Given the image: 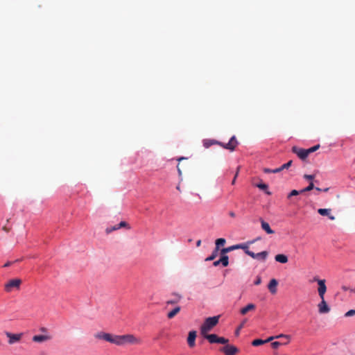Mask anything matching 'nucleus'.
Instances as JSON below:
<instances>
[{"label": "nucleus", "instance_id": "8", "mask_svg": "<svg viewBox=\"0 0 355 355\" xmlns=\"http://www.w3.org/2000/svg\"><path fill=\"white\" fill-rule=\"evenodd\" d=\"M220 351L225 355H235L239 352V348L233 345L227 344L220 349Z\"/></svg>", "mask_w": 355, "mask_h": 355}, {"label": "nucleus", "instance_id": "15", "mask_svg": "<svg viewBox=\"0 0 355 355\" xmlns=\"http://www.w3.org/2000/svg\"><path fill=\"white\" fill-rule=\"evenodd\" d=\"M239 249H241L243 250V245H241V243L223 248H221L220 250L225 254H227V253H229L230 252H232L236 250H239Z\"/></svg>", "mask_w": 355, "mask_h": 355}, {"label": "nucleus", "instance_id": "41", "mask_svg": "<svg viewBox=\"0 0 355 355\" xmlns=\"http://www.w3.org/2000/svg\"><path fill=\"white\" fill-rule=\"evenodd\" d=\"M276 338H275V336H269L268 338H267L266 339H264V341H265V344L266 343H268L269 342H272L274 341V340H275Z\"/></svg>", "mask_w": 355, "mask_h": 355}, {"label": "nucleus", "instance_id": "57", "mask_svg": "<svg viewBox=\"0 0 355 355\" xmlns=\"http://www.w3.org/2000/svg\"><path fill=\"white\" fill-rule=\"evenodd\" d=\"M176 189H177L178 190H180V186H179V185H178V186L176 187Z\"/></svg>", "mask_w": 355, "mask_h": 355}, {"label": "nucleus", "instance_id": "49", "mask_svg": "<svg viewBox=\"0 0 355 355\" xmlns=\"http://www.w3.org/2000/svg\"><path fill=\"white\" fill-rule=\"evenodd\" d=\"M40 331H42V332H44V333H46L48 331L46 327H41L40 329Z\"/></svg>", "mask_w": 355, "mask_h": 355}, {"label": "nucleus", "instance_id": "2", "mask_svg": "<svg viewBox=\"0 0 355 355\" xmlns=\"http://www.w3.org/2000/svg\"><path fill=\"white\" fill-rule=\"evenodd\" d=\"M219 318V315L206 318L203 323L200 327V334L204 335L211 331L218 323Z\"/></svg>", "mask_w": 355, "mask_h": 355}, {"label": "nucleus", "instance_id": "51", "mask_svg": "<svg viewBox=\"0 0 355 355\" xmlns=\"http://www.w3.org/2000/svg\"><path fill=\"white\" fill-rule=\"evenodd\" d=\"M342 289H343V291H348V290H349V288H348L347 286H342Z\"/></svg>", "mask_w": 355, "mask_h": 355}, {"label": "nucleus", "instance_id": "28", "mask_svg": "<svg viewBox=\"0 0 355 355\" xmlns=\"http://www.w3.org/2000/svg\"><path fill=\"white\" fill-rule=\"evenodd\" d=\"M218 254L220 255V252L214 248L211 253L205 259V261H214Z\"/></svg>", "mask_w": 355, "mask_h": 355}, {"label": "nucleus", "instance_id": "37", "mask_svg": "<svg viewBox=\"0 0 355 355\" xmlns=\"http://www.w3.org/2000/svg\"><path fill=\"white\" fill-rule=\"evenodd\" d=\"M218 344H224V345H227L229 343V340L225 337H220L219 336L218 337Z\"/></svg>", "mask_w": 355, "mask_h": 355}, {"label": "nucleus", "instance_id": "21", "mask_svg": "<svg viewBox=\"0 0 355 355\" xmlns=\"http://www.w3.org/2000/svg\"><path fill=\"white\" fill-rule=\"evenodd\" d=\"M275 260L280 263H286L288 261V257L285 254L279 253L275 256Z\"/></svg>", "mask_w": 355, "mask_h": 355}, {"label": "nucleus", "instance_id": "27", "mask_svg": "<svg viewBox=\"0 0 355 355\" xmlns=\"http://www.w3.org/2000/svg\"><path fill=\"white\" fill-rule=\"evenodd\" d=\"M253 243H254V239L248 241L245 243H241V245H243V252L245 254H248L251 252V250L249 248V246Z\"/></svg>", "mask_w": 355, "mask_h": 355}, {"label": "nucleus", "instance_id": "19", "mask_svg": "<svg viewBox=\"0 0 355 355\" xmlns=\"http://www.w3.org/2000/svg\"><path fill=\"white\" fill-rule=\"evenodd\" d=\"M171 295L173 296H174L175 297L173 299L167 300L166 302L167 305L175 304L178 303L180 301V300L182 298V295L176 292L172 293Z\"/></svg>", "mask_w": 355, "mask_h": 355}, {"label": "nucleus", "instance_id": "31", "mask_svg": "<svg viewBox=\"0 0 355 355\" xmlns=\"http://www.w3.org/2000/svg\"><path fill=\"white\" fill-rule=\"evenodd\" d=\"M302 194V191L300 190H297V189H293L291 190L288 194H287V199L288 200H290L291 199V198L294 197V196H299Z\"/></svg>", "mask_w": 355, "mask_h": 355}, {"label": "nucleus", "instance_id": "32", "mask_svg": "<svg viewBox=\"0 0 355 355\" xmlns=\"http://www.w3.org/2000/svg\"><path fill=\"white\" fill-rule=\"evenodd\" d=\"M275 338H276V339L286 338L287 341L284 343V345H288L289 343L290 340H291V338L290 335L284 334H279L275 335Z\"/></svg>", "mask_w": 355, "mask_h": 355}, {"label": "nucleus", "instance_id": "3", "mask_svg": "<svg viewBox=\"0 0 355 355\" xmlns=\"http://www.w3.org/2000/svg\"><path fill=\"white\" fill-rule=\"evenodd\" d=\"M21 284V280L20 279H12L9 280L4 286V289L7 293H10L14 290H19Z\"/></svg>", "mask_w": 355, "mask_h": 355}, {"label": "nucleus", "instance_id": "50", "mask_svg": "<svg viewBox=\"0 0 355 355\" xmlns=\"http://www.w3.org/2000/svg\"><path fill=\"white\" fill-rule=\"evenodd\" d=\"M12 262H11V261H8L7 263H6L4 264L3 267H8V266H11V265H12Z\"/></svg>", "mask_w": 355, "mask_h": 355}, {"label": "nucleus", "instance_id": "13", "mask_svg": "<svg viewBox=\"0 0 355 355\" xmlns=\"http://www.w3.org/2000/svg\"><path fill=\"white\" fill-rule=\"evenodd\" d=\"M318 292L319 297L321 300L324 299V295L327 292V286H326V280L322 279L319 282V285L318 288Z\"/></svg>", "mask_w": 355, "mask_h": 355}, {"label": "nucleus", "instance_id": "23", "mask_svg": "<svg viewBox=\"0 0 355 355\" xmlns=\"http://www.w3.org/2000/svg\"><path fill=\"white\" fill-rule=\"evenodd\" d=\"M256 305L253 303H248L240 310L241 315H245L248 311L255 309Z\"/></svg>", "mask_w": 355, "mask_h": 355}, {"label": "nucleus", "instance_id": "30", "mask_svg": "<svg viewBox=\"0 0 355 355\" xmlns=\"http://www.w3.org/2000/svg\"><path fill=\"white\" fill-rule=\"evenodd\" d=\"M315 177V176L313 174H304L303 175V178L304 180L309 181V182H313V184L314 183L318 184L319 183L318 180H314Z\"/></svg>", "mask_w": 355, "mask_h": 355}, {"label": "nucleus", "instance_id": "14", "mask_svg": "<svg viewBox=\"0 0 355 355\" xmlns=\"http://www.w3.org/2000/svg\"><path fill=\"white\" fill-rule=\"evenodd\" d=\"M331 209L328 208H319L318 213L322 216H327L331 220H335V216L331 214Z\"/></svg>", "mask_w": 355, "mask_h": 355}, {"label": "nucleus", "instance_id": "24", "mask_svg": "<svg viewBox=\"0 0 355 355\" xmlns=\"http://www.w3.org/2000/svg\"><path fill=\"white\" fill-rule=\"evenodd\" d=\"M181 311V306H176L171 310H170L167 314L166 316L168 319L173 318L180 311Z\"/></svg>", "mask_w": 355, "mask_h": 355}, {"label": "nucleus", "instance_id": "39", "mask_svg": "<svg viewBox=\"0 0 355 355\" xmlns=\"http://www.w3.org/2000/svg\"><path fill=\"white\" fill-rule=\"evenodd\" d=\"M119 230L117 225H114V226H112V227H107L106 230H105V232L107 234H110L112 232H113L114 230Z\"/></svg>", "mask_w": 355, "mask_h": 355}, {"label": "nucleus", "instance_id": "20", "mask_svg": "<svg viewBox=\"0 0 355 355\" xmlns=\"http://www.w3.org/2000/svg\"><path fill=\"white\" fill-rule=\"evenodd\" d=\"M205 339H207L208 340V342L211 344H215V343H218V336L216 334H205L204 335H202Z\"/></svg>", "mask_w": 355, "mask_h": 355}, {"label": "nucleus", "instance_id": "10", "mask_svg": "<svg viewBox=\"0 0 355 355\" xmlns=\"http://www.w3.org/2000/svg\"><path fill=\"white\" fill-rule=\"evenodd\" d=\"M197 337V331L192 329L189 331L187 336V344L189 347H193L196 346V339Z\"/></svg>", "mask_w": 355, "mask_h": 355}, {"label": "nucleus", "instance_id": "42", "mask_svg": "<svg viewBox=\"0 0 355 355\" xmlns=\"http://www.w3.org/2000/svg\"><path fill=\"white\" fill-rule=\"evenodd\" d=\"M243 324H241L239 327H238L236 328V329L235 330L234 334H235V335H236V336H238L239 335V334H240V331H241V329L243 328Z\"/></svg>", "mask_w": 355, "mask_h": 355}, {"label": "nucleus", "instance_id": "52", "mask_svg": "<svg viewBox=\"0 0 355 355\" xmlns=\"http://www.w3.org/2000/svg\"><path fill=\"white\" fill-rule=\"evenodd\" d=\"M201 245V240H198L196 241V247H200Z\"/></svg>", "mask_w": 355, "mask_h": 355}, {"label": "nucleus", "instance_id": "16", "mask_svg": "<svg viewBox=\"0 0 355 355\" xmlns=\"http://www.w3.org/2000/svg\"><path fill=\"white\" fill-rule=\"evenodd\" d=\"M279 282L275 278H272L268 284V289L272 294H275L277 293V287L278 286Z\"/></svg>", "mask_w": 355, "mask_h": 355}, {"label": "nucleus", "instance_id": "7", "mask_svg": "<svg viewBox=\"0 0 355 355\" xmlns=\"http://www.w3.org/2000/svg\"><path fill=\"white\" fill-rule=\"evenodd\" d=\"M269 254V252L267 250H263L261 252L255 253L251 251L247 255L254 259H257L260 261H265Z\"/></svg>", "mask_w": 355, "mask_h": 355}, {"label": "nucleus", "instance_id": "9", "mask_svg": "<svg viewBox=\"0 0 355 355\" xmlns=\"http://www.w3.org/2000/svg\"><path fill=\"white\" fill-rule=\"evenodd\" d=\"M5 334L7 336V338H8V344L10 345H12L20 341L23 336V334L21 333L15 334L8 331H6Z\"/></svg>", "mask_w": 355, "mask_h": 355}, {"label": "nucleus", "instance_id": "26", "mask_svg": "<svg viewBox=\"0 0 355 355\" xmlns=\"http://www.w3.org/2000/svg\"><path fill=\"white\" fill-rule=\"evenodd\" d=\"M227 144H230V148H234V151L236 150V146L239 145V142L238 141L237 138L235 135H232L230 138Z\"/></svg>", "mask_w": 355, "mask_h": 355}, {"label": "nucleus", "instance_id": "5", "mask_svg": "<svg viewBox=\"0 0 355 355\" xmlns=\"http://www.w3.org/2000/svg\"><path fill=\"white\" fill-rule=\"evenodd\" d=\"M230 264L229 256L225 254L220 250V257L218 259L214 261L212 265L214 267L222 266L223 267H227Z\"/></svg>", "mask_w": 355, "mask_h": 355}, {"label": "nucleus", "instance_id": "45", "mask_svg": "<svg viewBox=\"0 0 355 355\" xmlns=\"http://www.w3.org/2000/svg\"><path fill=\"white\" fill-rule=\"evenodd\" d=\"M323 279H320L318 276H315L313 278V282H316L318 283V285H319V282L320 281H322Z\"/></svg>", "mask_w": 355, "mask_h": 355}, {"label": "nucleus", "instance_id": "59", "mask_svg": "<svg viewBox=\"0 0 355 355\" xmlns=\"http://www.w3.org/2000/svg\"><path fill=\"white\" fill-rule=\"evenodd\" d=\"M351 291H352V292H354V293H355V290H351Z\"/></svg>", "mask_w": 355, "mask_h": 355}, {"label": "nucleus", "instance_id": "18", "mask_svg": "<svg viewBox=\"0 0 355 355\" xmlns=\"http://www.w3.org/2000/svg\"><path fill=\"white\" fill-rule=\"evenodd\" d=\"M261 229L268 234H272L275 231L270 227L269 223L265 221L262 218H259Z\"/></svg>", "mask_w": 355, "mask_h": 355}, {"label": "nucleus", "instance_id": "43", "mask_svg": "<svg viewBox=\"0 0 355 355\" xmlns=\"http://www.w3.org/2000/svg\"><path fill=\"white\" fill-rule=\"evenodd\" d=\"M315 189L317 190L318 191L327 192L329 190V188L327 187V188L321 189L320 187H315Z\"/></svg>", "mask_w": 355, "mask_h": 355}, {"label": "nucleus", "instance_id": "46", "mask_svg": "<svg viewBox=\"0 0 355 355\" xmlns=\"http://www.w3.org/2000/svg\"><path fill=\"white\" fill-rule=\"evenodd\" d=\"M238 173L239 172H236V173L235 174L232 181V184H234L235 182H236V178H237V176H238Z\"/></svg>", "mask_w": 355, "mask_h": 355}, {"label": "nucleus", "instance_id": "47", "mask_svg": "<svg viewBox=\"0 0 355 355\" xmlns=\"http://www.w3.org/2000/svg\"><path fill=\"white\" fill-rule=\"evenodd\" d=\"M177 171H178V175L181 176L182 175V171L180 170V168L179 167V164H178V165H177Z\"/></svg>", "mask_w": 355, "mask_h": 355}, {"label": "nucleus", "instance_id": "29", "mask_svg": "<svg viewBox=\"0 0 355 355\" xmlns=\"http://www.w3.org/2000/svg\"><path fill=\"white\" fill-rule=\"evenodd\" d=\"M216 145L220 146L222 148H223L224 149L228 150L230 152H234V148H230V144L224 143V142H222V141L216 139Z\"/></svg>", "mask_w": 355, "mask_h": 355}, {"label": "nucleus", "instance_id": "55", "mask_svg": "<svg viewBox=\"0 0 355 355\" xmlns=\"http://www.w3.org/2000/svg\"><path fill=\"white\" fill-rule=\"evenodd\" d=\"M261 239V236H257V238L254 239V243L258 241H260Z\"/></svg>", "mask_w": 355, "mask_h": 355}, {"label": "nucleus", "instance_id": "48", "mask_svg": "<svg viewBox=\"0 0 355 355\" xmlns=\"http://www.w3.org/2000/svg\"><path fill=\"white\" fill-rule=\"evenodd\" d=\"M187 159V157H183V156H180V157H178L176 158V160L178 161V162H180V161H182L183 159Z\"/></svg>", "mask_w": 355, "mask_h": 355}, {"label": "nucleus", "instance_id": "44", "mask_svg": "<svg viewBox=\"0 0 355 355\" xmlns=\"http://www.w3.org/2000/svg\"><path fill=\"white\" fill-rule=\"evenodd\" d=\"M117 225L118 228L120 229L121 227H126L128 225V223L125 221H121Z\"/></svg>", "mask_w": 355, "mask_h": 355}, {"label": "nucleus", "instance_id": "54", "mask_svg": "<svg viewBox=\"0 0 355 355\" xmlns=\"http://www.w3.org/2000/svg\"><path fill=\"white\" fill-rule=\"evenodd\" d=\"M191 194L196 196V197H198L199 200L201 199V197H200V196L198 193H191Z\"/></svg>", "mask_w": 355, "mask_h": 355}, {"label": "nucleus", "instance_id": "40", "mask_svg": "<svg viewBox=\"0 0 355 355\" xmlns=\"http://www.w3.org/2000/svg\"><path fill=\"white\" fill-rule=\"evenodd\" d=\"M261 284V277L257 275L254 281V284L258 286Z\"/></svg>", "mask_w": 355, "mask_h": 355}, {"label": "nucleus", "instance_id": "33", "mask_svg": "<svg viewBox=\"0 0 355 355\" xmlns=\"http://www.w3.org/2000/svg\"><path fill=\"white\" fill-rule=\"evenodd\" d=\"M315 186L313 184V182H309V184L307 187H306L302 189H300V190L302 191V194L305 192L311 191V190L315 189Z\"/></svg>", "mask_w": 355, "mask_h": 355}, {"label": "nucleus", "instance_id": "17", "mask_svg": "<svg viewBox=\"0 0 355 355\" xmlns=\"http://www.w3.org/2000/svg\"><path fill=\"white\" fill-rule=\"evenodd\" d=\"M255 187L259 189L261 191L264 192L265 194L270 196L272 193L269 190V186L268 184L264 183L262 180H260L255 184Z\"/></svg>", "mask_w": 355, "mask_h": 355}, {"label": "nucleus", "instance_id": "58", "mask_svg": "<svg viewBox=\"0 0 355 355\" xmlns=\"http://www.w3.org/2000/svg\"><path fill=\"white\" fill-rule=\"evenodd\" d=\"M191 241H192V239H188V242H189V243H190V242H191Z\"/></svg>", "mask_w": 355, "mask_h": 355}, {"label": "nucleus", "instance_id": "56", "mask_svg": "<svg viewBox=\"0 0 355 355\" xmlns=\"http://www.w3.org/2000/svg\"><path fill=\"white\" fill-rule=\"evenodd\" d=\"M3 230L8 232H9L10 229L8 228L6 226H4V227H3Z\"/></svg>", "mask_w": 355, "mask_h": 355}, {"label": "nucleus", "instance_id": "11", "mask_svg": "<svg viewBox=\"0 0 355 355\" xmlns=\"http://www.w3.org/2000/svg\"><path fill=\"white\" fill-rule=\"evenodd\" d=\"M318 313L320 314H326L328 313L331 308L329 305L326 302L325 299L321 300L320 302L318 305Z\"/></svg>", "mask_w": 355, "mask_h": 355}, {"label": "nucleus", "instance_id": "12", "mask_svg": "<svg viewBox=\"0 0 355 355\" xmlns=\"http://www.w3.org/2000/svg\"><path fill=\"white\" fill-rule=\"evenodd\" d=\"M52 339V336L49 334L35 335L32 338V340L35 343H44Z\"/></svg>", "mask_w": 355, "mask_h": 355}, {"label": "nucleus", "instance_id": "6", "mask_svg": "<svg viewBox=\"0 0 355 355\" xmlns=\"http://www.w3.org/2000/svg\"><path fill=\"white\" fill-rule=\"evenodd\" d=\"M292 152L295 154L302 161H305L309 157L306 148H299L296 146H294L292 147Z\"/></svg>", "mask_w": 355, "mask_h": 355}, {"label": "nucleus", "instance_id": "4", "mask_svg": "<svg viewBox=\"0 0 355 355\" xmlns=\"http://www.w3.org/2000/svg\"><path fill=\"white\" fill-rule=\"evenodd\" d=\"M293 164V160H289L287 162L283 164L281 166H277L275 168H263V171L265 173H278L284 171V169H288Z\"/></svg>", "mask_w": 355, "mask_h": 355}, {"label": "nucleus", "instance_id": "53", "mask_svg": "<svg viewBox=\"0 0 355 355\" xmlns=\"http://www.w3.org/2000/svg\"><path fill=\"white\" fill-rule=\"evenodd\" d=\"M229 215L231 216V217H235L236 214L234 211H230L229 213Z\"/></svg>", "mask_w": 355, "mask_h": 355}, {"label": "nucleus", "instance_id": "34", "mask_svg": "<svg viewBox=\"0 0 355 355\" xmlns=\"http://www.w3.org/2000/svg\"><path fill=\"white\" fill-rule=\"evenodd\" d=\"M263 344H265V341H264V340L261 339V338L255 339L252 342V345L254 347H258V346L262 345Z\"/></svg>", "mask_w": 355, "mask_h": 355}, {"label": "nucleus", "instance_id": "38", "mask_svg": "<svg viewBox=\"0 0 355 355\" xmlns=\"http://www.w3.org/2000/svg\"><path fill=\"white\" fill-rule=\"evenodd\" d=\"M355 315V308L354 309H349L344 314V317L349 318Z\"/></svg>", "mask_w": 355, "mask_h": 355}, {"label": "nucleus", "instance_id": "35", "mask_svg": "<svg viewBox=\"0 0 355 355\" xmlns=\"http://www.w3.org/2000/svg\"><path fill=\"white\" fill-rule=\"evenodd\" d=\"M320 147V144H316V145H314L309 148H306L307 149V151H308V154L309 155L312 153H314L315 152L316 150H318Z\"/></svg>", "mask_w": 355, "mask_h": 355}, {"label": "nucleus", "instance_id": "1", "mask_svg": "<svg viewBox=\"0 0 355 355\" xmlns=\"http://www.w3.org/2000/svg\"><path fill=\"white\" fill-rule=\"evenodd\" d=\"M94 337L97 339L104 340L107 342L119 346L127 344L136 345L141 343V340L132 334L113 335L109 333L101 331L96 333L94 335Z\"/></svg>", "mask_w": 355, "mask_h": 355}, {"label": "nucleus", "instance_id": "25", "mask_svg": "<svg viewBox=\"0 0 355 355\" xmlns=\"http://www.w3.org/2000/svg\"><path fill=\"white\" fill-rule=\"evenodd\" d=\"M202 146L205 148H209L213 145H216V139H203L202 141Z\"/></svg>", "mask_w": 355, "mask_h": 355}, {"label": "nucleus", "instance_id": "22", "mask_svg": "<svg viewBox=\"0 0 355 355\" xmlns=\"http://www.w3.org/2000/svg\"><path fill=\"white\" fill-rule=\"evenodd\" d=\"M226 243V239L225 238H218L215 240V248L214 249L217 250L220 252V248H224L223 246Z\"/></svg>", "mask_w": 355, "mask_h": 355}, {"label": "nucleus", "instance_id": "36", "mask_svg": "<svg viewBox=\"0 0 355 355\" xmlns=\"http://www.w3.org/2000/svg\"><path fill=\"white\" fill-rule=\"evenodd\" d=\"M281 345H284V343H281L279 341H272L271 343V347L274 349H278Z\"/></svg>", "mask_w": 355, "mask_h": 355}]
</instances>
